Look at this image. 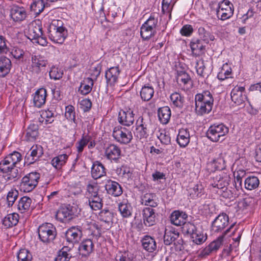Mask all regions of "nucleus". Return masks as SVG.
Instances as JSON below:
<instances>
[{
  "mask_svg": "<svg viewBox=\"0 0 261 261\" xmlns=\"http://www.w3.org/2000/svg\"><path fill=\"white\" fill-rule=\"evenodd\" d=\"M48 31L49 38L57 43L62 44L68 36V31L62 20H53Z\"/></svg>",
  "mask_w": 261,
  "mask_h": 261,
  "instance_id": "1",
  "label": "nucleus"
},
{
  "mask_svg": "<svg viewBox=\"0 0 261 261\" xmlns=\"http://www.w3.org/2000/svg\"><path fill=\"white\" fill-rule=\"evenodd\" d=\"M112 135L115 140L121 144H127L133 139L131 131L122 126L114 127Z\"/></svg>",
  "mask_w": 261,
  "mask_h": 261,
  "instance_id": "7",
  "label": "nucleus"
},
{
  "mask_svg": "<svg viewBox=\"0 0 261 261\" xmlns=\"http://www.w3.org/2000/svg\"><path fill=\"white\" fill-rule=\"evenodd\" d=\"M198 33L199 38L202 41L208 44L210 41L215 40V36L208 31L206 30L203 27H200L198 29Z\"/></svg>",
  "mask_w": 261,
  "mask_h": 261,
  "instance_id": "38",
  "label": "nucleus"
},
{
  "mask_svg": "<svg viewBox=\"0 0 261 261\" xmlns=\"http://www.w3.org/2000/svg\"><path fill=\"white\" fill-rule=\"evenodd\" d=\"M46 90L43 88L38 89L34 93L33 102L35 107L40 108L45 104L46 97Z\"/></svg>",
  "mask_w": 261,
  "mask_h": 261,
  "instance_id": "24",
  "label": "nucleus"
},
{
  "mask_svg": "<svg viewBox=\"0 0 261 261\" xmlns=\"http://www.w3.org/2000/svg\"><path fill=\"white\" fill-rule=\"evenodd\" d=\"M229 132V128L223 123L214 124L206 132V137L212 141L218 142Z\"/></svg>",
  "mask_w": 261,
  "mask_h": 261,
  "instance_id": "5",
  "label": "nucleus"
},
{
  "mask_svg": "<svg viewBox=\"0 0 261 261\" xmlns=\"http://www.w3.org/2000/svg\"><path fill=\"white\" fill-rule=\"evenodd\" d=\"M43 154L42 147L40 145H33L25 156V162L28 164H32L38 161Z\"/></svg>",
  "mask_w": 261,
  "mask_h": 261,
  "instance_id": "13",
  "label": "nucleus"
},
{
  "mask_svg": "<svg viewBox=\"0 0 261 261\" xmlns=\"http://www.w3.org/2000/svg\"><path fill=\"white\" fill-rule=\"evenodd\" d=\"M88 84H86L85 82L81 83V86L79 89V91L82 95H87L89 94L93 86V82L91 78H88L87 80Z\"/></svg>",
  "mask_w": 261,
  "mask_h": 261,
  "instance_id": "51",
  "label": "nucleus"
},
{
  "mask_svg": "<svg viewBox=\"0 0 261 261\" xmlns=\"http://www.w3.org/2000/svg\"><path fill=\"white\" fill-rule=\"evenodd\" d=\"M90 140H91L90 136L83 135L81 140L76 143L77 151L79 153H82L84 147L89 143Z\"/></svg>",
  "mask_w": 261,
  "mask_h": 261,
  "instance_id": "53",
  "label": "nucleus"
},
{
  "mask_svg": "<svg viewBox=\"0 0 261 261\" xmlns=\"http://www.w3.org/2000/svg\"><path fill=\"white\" fill-rule=\"evenodd\" d=\"M91 173L92 177L97 179L106 175V169L101 163L96 161L93 163Z\"/></svg>",
  "mask_w": 261,
  "mask_h": 261,
  "instance_id": "23",
  "label": "nucleus"
},
{
  "mask_svg": "<svg viewBox=\"0 0 261 261\" xmlns=\"http://www.w3.org/2000/svg\"><path fill=\"white\" fill-rule=\"evenodd\" d=\"M68 159V155L66 154H62L54 158L51 164L57 169H60L63 166Z\"/></svg>",
  "mask_w": 261,
  "mask_h": 261,
  "instance_id": "48",
  "label": "nucleus"
},
{
  "mask_svg": "<svg viewBox=\"0 0 261 261\" xmlns=\"http://www.w3.org/2000/svg\"><path fill=\"white\" fill-rule=\"evenodd\" d=\"M83 236L81 227H71L66 232L65 237L68 242L72 244L78 243Z\"/></svg>",
  "mask_w": 261,
  "mask_h": 261,
  "instance_id": "17",
  "label": "nucleus"
},
{
  "mask_svg": "<svg viewBox=\"0 0 261 261\" xmlns=\"http://www.w3.org/2000/svg\"><path fill=\"white\" fill-rule=\"evenodd\" d=\"M197 228L195 225L191 222H186L182 227V231L184 233L189 234L191 237L197 230Z\"/></svg>",
  "mask_w": 261,
  "mask_h": 261,
  "instance_id": "59",
  "label": "nucleus"
},
{
  "mask_svg": "<svg viewBox=\"0 0 261 261\" xmlns=\"http://www.w3.org/2000/svg\"><path fill=\"white\" fill-rule=\"evenodd\" d=\"M170 100L175 107L181 109L184 106L185 102L184 97L178 92H174L171 94Z\"/></svg>",
  "mask_w": 261,
  "mask_h": 261,
  "instance_id": "46",
  "label": "nucleus"
},
{
  "mask_svg": "<svg viewBox=\"0 0 261 261\" xmlns=\"http://www.w3.org/2000/svg\"><path fill=\"white\" fill-rule=\"evenodd\" d=\"M11 60L6 57H0V76H5L9 72L11 67Z\"/></svg>",
  "mask_w": 261,
  "mask_h": 261,
  "instance_id": "37",
  "label": "nucleus"
},
{
  "mask_svg": "<svg viewBox=\"0 0 261 261\" xmlns=\"http://www.w3.org/2000/svg\"><path fill=\"white\" fill-rule=\"evenodd\" d=\"M40 174L36 172L27 174L21 179L20 190L24 192L32 191L37 186Z\"/></svg>",
  "mask_w": 261,
  "mask_h": 261,
  "instance_id": "6",
  "label": "nucleus"
},
{
  "mask_svg": "<svg viewBox=\"0 0 261 261\" xmlns=\"http://www.w3.org/2000/svg\"><path fill=\"white\" fill-rule=\"evenodd\" d=\"M49 77L51 79L58 80L61 79L63 75V71L57 67L53 66L49 72Z\"/></svg>",
  "mask_w": 261,
  "mask_h": 261,
  "instance_id": "57",
  "label": "nucleus"
},
{
  "mask_svg": "<svg viewBox=\"0 0 261 261\" xmlns=\"http://www.w3.org/2000/svg\"><path fill=\"white\" fill-rule=\"evenodd\" d=\"M99 189L96 185L88 184L87 186L86 196L89 197L99 196L98 194Z\"/></svg>",
  "mask_w": 261,
  "mask_h": 261,
  "instance_id": "60",
  "label": "nucleus"
},
{
  "mask_svg": "<svg viewBox=\"0 0 261 261\" xmlns=\"http://www.w3.org/2000/svg\"><path fill=\"white\" fill-rule=\"evenodd\" d=\"M18 196V192L16 190H11L7 196V200L9 207L12 206L17 199Z\"/></svg>",
  "mask_w": 261,
  "mask_h": 261,
  "instance_id": "63",
  "label": "nucleus"
},
{
  "mask_svg": "<svg viewBox=\"0 0 261 261\" xmlns=\"http://www.w3.org/2000/svg\"><path fill=\"white\" fill-rule=\"evenodd\" d=\"M49 5L50 4L45 2L44 0H36L30 5V9L35 14L38 15L43 12L45 8L49 7Z\"/></svg>",
  "mask_w": 261,
  "mask_h": 261,
  "instance_id": "30",
  "label": "nucleus"
},
{
  "mask_svg": "<svg viewBox=\"0 0 261 261\" xmlns=\"http://www.w3.org/2000/svg\"><path fill=\"white\" fill-rule=\"evenodd\" d=\"M228 216L224 213L220 214L212 223V230L214 233H223L228 228Z\"/></svg>",
  "mask_w": 261,
  "mask_h": 261,
  "instance_id": "8",
  "label": "nucleus"
},
{
  "mask_svg": "<svg viewBox=\"0 0 261 261\" xmlns=\"http://www.w3.org/2000/svg\"><path fill=\"white\" fill-rule=\"evenodd\" d=\"M233 227V224H231L228 228L223 233V234L220 235L216 240L211 242L208 245L209 248L212 252L216 251L222 245L224 241V237L227 235L230 229Z\"/></svg>",
  "mask_w": 261,
  "mask_h": 261,
  "instance_id": "31",
  "label": "nucleus"
},
{
  "mask_svg": "<svg viewBox=\"0 0 261 261\" xmlns=\"http://www.w3.org/2000/svg\"><path fill=\"white\" fill-rule=\"evenodd\" d=\"M216 192L218 195H220L222 197L225 199H229L230 200H232L238 196V194L235 191H232L231 190L228 189L227 188H225L223 190H216Z\"/></svg>",
  "mask_w": 261,
  "mask_h": 261,
  "instance_id": "52",
  "label": "nucleus"
},
{
  "mask_svg": "<svg viewBox=\"0 0 261 261\" xmlns=\"http://www.w3.org/2000/svg\"><path fill=\"white\" fill-rule=\"evenodd\" d=\"M158 114L161 123L166 124L169 122L171 117L170 109L167 106L160 108L158 109Z\"/></svg>",
  "mask_w": 261,
  "mask_h": 261,
  "instance_id": "33",
  "label": "nucleus"
},
{
  "mask_svg": "<svg viewBox=\"0 0 261 261\" xmlns=\"http://www.w3.org/2000/svg\"><path fill=\"white\" fill-rule=\"evenodd\" d=\"M39 240L44 244L47 245L53 242L57 236L55 226L51 223H45L38 228Z\"/></svg>",
  "mask_w": 261,
  "mask_h": 261,
  "instance_id": "4",
  "label": "nucleus"
},
{
  "mask_svg": "<svg viewBox=\"0 0 261 261\" xmlns=\"http://www.w3.org/2000/svg\"><path fill=\"white\" fill-rule=\"evenodd\" d=\"M120 70L118 66L110 67L105 73V77L108 85L113 86L118 80Z\"/></svg>",
  "mask_w": 261,
  "mask_h": 261,
  "instance_id": "22",
  "label": "nucleus"
},
{
  "mask_svg": "<svg viewBox=\"0 0 261 261\" xmlns=\"http://www.w3.org/2000/svg\"><path fill=\"white\" fill-rule=\"evenodd\" d=\"M191 80L190 75L185 71H177V82L179 84L185 85L187 84Z\"/></svg>",
  "mask_w": 261,
  "mask_h": 261,
  "instance_id": "56",
  "label": "nucleus"
},
{
  "mask_svg": "<svg viewBox=\"0 0 261 261\" xmlns=\"http://www.w3.org/2000/svg\"><path fill=\"white\" fill-rule=\"evenodd\" d=\"M10 11L11 19L16 22H21L27 17V12L23 7L13 5L11 6Z\"/></svg>",
  "mask_w": 261,
  "mask_h": 261,
  "instance_id": "16",
  "label": "nucleus"
},
{
  "mask_svg": "<svg viewBox=\"0 0 261 261\" xmlns=\"http://www.w3.org/2000/svg\"><path fill=\"white\" fill-rule=\"evenodd\" d=\"M154 93V91L153 87L149 84H146L142 87L140 95L142 100L148 101L153 97Z\"/></svg>",
  "mask_w": 261,
  "mask_h": 261,
  "instance_id": "34",
  "label": "nucleus"
},
{
  "mask_svg": "<svg viewBox=\"0 0 261 261\" xmlns=\"http://www.w3.org/2000/svg\"><path fill=\"white\" fill-rule=\"evenodd\" d=\"M71 248L68 246H64L58 253L55 261H69L72 255L68 252L70 251Z\"/></svg>",
  "mask_w": 261,
  "mask_h": 261,
  "instance_id": "47",
  "label": "nucleus"
},
{
  "mask_svg": "<svg viewBox=\"0 0 261 261\" xmlns=\"http://www.w3.org/2000/svg\"><path fill=\"white\" fill-rule=\"evenodd\" d=\"M113 213L108 210L101 211L98 215L99 219L106 223H109L111 222L113 220Z\"/></svg>",
  "mask_w": 261,
  "mask_h": 261,
  "instance_id": "58",
  "label": "nucleus"
},
{
  "mask_svg": "<svg viewBox=\"0 0 261 261\" xmlns=\"http://www.w3.org/2000/svg\"><path fill=\"white\" fill-rule=\"evenodd\" d=\"M121 150L115 144H110L107 147L105 150V155L107 159L111 162L118 163L121 157Z\"/></svg>",
  "mask_w": 261,
  "mask_h": 261,
  "instance_id": "14",
  "label": "nucleus"
},
{
  "mask_svg": "<svg viewBox=\"0 0 261 261\" xmlns=\"http://www.w3.org/2000/svg\"><path fill=\"white\" fill-rule=\"evenodd\" d=\"M5 158L12 165L16 166L17 164L21 161L22 156L19 152L17 151H13L12 153L7 155Z\"/></svg>",
  "mask_w": 261,
  "mask_h": 261,
  "instance_id": "55",
  "label": "nucleus"
},
{
  "mask_svg": "<svg viewBox=\"0 0 261 261\" xmlns=\"http://www.w3.org/2000/svg\"><path fill=\"white\" fill-rule=\"evenodd\" d=\"M189 196L192 199H196L201 197L204 193V188L201 184L194 185L187 190Z\"/></svg>",
  "mask_w": 261,
  "mask_h": 261,
  "instance_id": "35",
  "label": "nucleus"
},
{
  "mask_svg": "<svg viewBox=\"0 0 261 261\" xmlns=\"http://www.w3.org/2000/svg\"><path fill=\"white\" fill-rule=\"evenodd\" d=\"M142 246L144 249L149 252H153L156 249V243L154 239L146 235L141 239Z\"/></svg>",
  "mask_w": 261,
  "mask_h": 261,
  "instance_id": "28",
  "label": "nucleus"
},
{
  "mask_svg": "<svg viewBox=\"0 0 261 261\" xmlns=\"http://www.w3.org/2000/svg\"><path fill=\"white\" fill-rule=\"evenodd\" d=\"M29 37L30 40H36L43 35L42 28L39 25L32 26L29 30Z\"/></svg>",
  "mask_w": 261,
  "mask_h": 261,
  "instance_id": "49",
  "label": "nucleus"
},
{
  "mask_svg": "<svg viewBox=\"0 0 261 261\" xmlns=\"http://www.w3.org/2000/svg\"><path fill=\"white\" fill-rule=\"evenodd\" d=\"M19 220V215L16 213H12L7 215L3 220V224L6 228L12 227L16 225Z\"/></svg>",
  "mask_w": 261,
  "mask_h": 261,
  "instance_id": "40",
  "label": "nucleus"
},
{
  "mask_svg": "<svg viewBox=\"0 0 261 261\" xmlns=\"http://www.w3.org/2000/svg\"><path fill=\"white\" fill-rule=\"evenodd\" d=\"M190 133L187 128H181L179 130L176 141L181 147H186L190 142Z\"/></svg>",
  "mask_w": 261,
  "mask_h": 261,
  "instance_id": "27",
  "label": "nucleus"
},
{
  "mask_svg": "<svg viewBox=\"0 0 261 261\" xmlns=\"http://www.w3.org/2000/svg\"><path fill=\"white\" fill-rule=\"evenodd\" d=\"M75 207L70 205L63 206L57 212V219L62 222H65L72 219L75 215Z\"/></svg>",
  "mask_w": 261,
  "mask_h": 261,
  "instance_id": "10",
  "label": "nucleus"
},
{
  "mask_svg": "<svg viewBox=\"0 0 261 261\" xmlns=\"http://www.w3.org/2000/svg\"><path fill=\"white\" fill-rule=\"evenodd\" d=\"M65 116L68 120L72 121L75 124L77 123L75 120L74 107L73 106L69 105L66 107Z\"/></svg>",
  "mask_w": 261,
  "mask_h": 261,
  "instance_id": "62",
  "label": "nucleus"
},
{
  "mask_svg": "<svg viewBox=\"0 0 261 261\" xmlns=\"http://www.w3.org/2000/svg\"><path fill=\"white\" fill-rule=\"evenodd\" d=\"M134 113L129 109L126 111H120L118 116V121L122 125L130 126L134 122Z\"/></svg>",
  "mask_w": 261,
  "mask_h": 261,
  "instance_id": "18",
  "label": "nucleus"
},
{
  "mask_svg": "<svg viewBox=\"0 0 261 261\" xmlns=\"http://www.w3.org/2000/svg\"><path fill=\"white\" fill-rule=\"evenodd\" d=\"M40 116L41 118H39L40 122H44L45 124H50L54 121L56 115L53 110L48 109L42 111Z\"/></svg>",
  "mask_w": 261,
  "mask_h": 261,
  "instance_id": "42",
  "label": "nucleus"
},
{
  "mask_svg": "<svg viewBox=\"0 0 261 261\" xmlns=\"http://www.w3.org/2000/svg\"><path fill=\"white\" fill-rule=\"evenodd\" d=\"M141 202L142 204L148 206L150 207H155L158 205V200L154 193H147L141 196Z\"/></svg>",
  "mask_w": 261,
  "mask_h": 261,
  "instance_id": "25",
  "label": "nucleus"
},
{
  "mask_svg": "<svg viewBox=\"0 0 261 261\" xmlns=\"http://www.w3.org/2000/svg\"><path fill=\"white\" fill-rule=\"evenodd\" d=\"M87 199H88V204L92 210L98 211L102 207L103 202L101 195L89 197Z\"/></svg>",
  "mask_w": 261,
  "mask_h": 261,
  "instance_id": "44",
  "label": "nucleus"
},
{
  "mask_svg": "<svg viewBox=\"0 0 261 261\" xmlns=\"http://www.w3.org/2000/svg\"><path fill=\"white\" fill-rule=\"evenodd\" d=\"M153 132L151 120L147 117L139 116L135 124V136L140 139L147 138Z\"/></svg>",
  "mask_w": 261,
  "mask_h": 261,
  "instance_id": "3",
  "label": "nucleus"
},
{
  "mask_svg": "<svg viewBox=\"0 0 261 261\" xmlns=\"http://www.w3.org/2000/svg\"><path fill=\"white\" fill-rule=\"evenodd\" d=\"M118 211L123 218H127L132 216L133 207L130 203L122 202L118 204Z\"/></svg>",
  "mask_w": 261,
  "mask_h": 261,
  "instance_id": "39",
  "label": "nucleus"
},
{
  "mask_svg": "<svg viewBox=\"0 0 261 261\" xmlns=\"http://www.w3.org/2000/svg\"><path fill=\"white\" fill-rule=\"evenodd\" d=\"M179 238V233L173 229H166L164 236V242L166 245H170L172 243L176 245V250H181L182 249L181 239L177 240Z\"/></svg>",
  "mask_w": 261,
  "mask_h": 261,
  "instance_id": "9",
  "label": "nucleus"
},
{
  "mask_svg": "<svg viewBox=\"0 0 261 261\" xmlns=\"http://www.w3.org/2000/svg\"><path fill=\"white\" fill-rule=\"evenodd\" d=\"M38 126L35 124H31L26 130L25 139L28 141H33L38 136Z\"/></svg>",
  "mask_w": 261,
  "mask_h": 261,
  "instance_id": "41",
  "label": "nucleus"
},
{
  "mask_svg": "<svg viewBox=\"0 0 261 261\" xmlns=\"http://www.w3.org/2000/svg\"><path fill=\"white\" fill-rule=\"evenodd\" d=\"M18 261H32V256L30 251L25 249H21L17 254Z\"/></svg>",
  "mask_w": 261,
  "mask_h": 261,
  "instance_id": "61",
  "label": "nucleus"
},
{
  "mask_svg": "<svg viewBox=\"0 0 261 261\" xmlns=\"http://www.w3.org/2000/svg\"><path fill=\"white\" fill-rule=\"evenodd\" d=\"M0 171L3 174V177L6 182H15L21 177V173L18 168L5 158L0 162Z\"/></svg>",
  "mask_w": 261,
  "mask_h": 261,
  "instance_id": "2",
  "label": "nucleus"
},
{
  "mask_svg": "<svg viewBox=\"0 0 261 261\" xmlns=\"http://www.w3.org/2000/svg\"><path fill=\"white\" fill-rule=\"evenodd\" d=\"M233 14V8L230 9L216 10V15L219 19L225 20L230 18Z\"/></svg>",
  "mask_w": 261,
  "mask_h": 261,
  "instance_id": "50",
  "label": "nucleus"
},
{
  "mask_svg": "<svg viewBox=\"0 0 261 261\" xmlns=\"http://www.w3.org/2000/svg\"><path fill=\"white\" fill-rule=\"evenodd\" d=\"M260 181L257 176L251 175L247 177L244 180V187L247 190H253L257 189Z\"/></svg>",
  "mask_w": 261,
  "mask_h": 261,
  "instance_id": "36",
  "label": "nucleus"
},
{
  "mask_svg": "<svg viewBox=\"0 0 261 261\" xmlns=\"http://www.w3.org/2000/svg\"><path fill=\"white\" fill-rule=\"evenodd\" d=\"M156 33V31L151 29V28L145 26L144 24H143L140 28V35L144 40H148L152 37H153Z\"/></svg>",
  "mask_w": 261,
  "mask_h": 261,
  "instance_id": "45",
  "label": "nucleus"
},
{
  "mask_svg": "<svg viewBox=\"0 0 261 261\" xmlns=\"http://www.w3.org/2000/svg\"><path fill=\"white\" fill-rule=\"evenodd\" d=\"M32 199L27 196L21 197L18 201L17 208L21 213H23L28 211L31 206Z\"/></svg>",
  "mask_w": 261,
  "mask_h": 261,
  "instance_id": "43",
  "label": "nucleus"
},
{
  "mask_svg": "<svg viewBox=\"0 0 261 261\" xmlns=\"http://www.w3.org/2000/svg\"><path fill=\"white\" fill-rule=\"evenodd\" d=\"M205 45L199 39H193L190 42V47L193 55L199 56L204 53Z\"/></svg>",
  "mask_w": 261,
  "mask_h": 261,
  "instance_id": "26",
  "label": "nucleus"
},
{
  "mask_svg": "<svg viewBox=\"0 0 261 261\" xmlns=\"http://www.w3.org/2000/svg\"><path fill=\"white\" fill-rule=\"evenodd\" d=\"M229 180L228 178H220L217 182L212 183L211 185L213 188H217V190H223L229 185Z\"/></svg>",
  "mask_w": 261,
  "mask_h": 261,
  "instance_id": "64",
  "label": "nucleus"
},
{
  "mask_svg": "<svg viewBox=\"0 0 261 261\" xmlns=\"http://www.w3.org/2000/svg\"><path fill=\"white\" fill-rule=\"evenodd\" d=\"M105 189L108 194L114 197H118L122 194V189L118 182L108 180L105 184Z\"/></svg>",
  "mask_w": 261,
  "mask_h": 261,
  "instance_id": "20",
  "label": "nucleus"
},
{
  "mask_svg": "<svg viewBox=\"0 0 261 261\" xmlns=\"http://www.w3.org/2000/svg\"><path fill=\"white\" fill-rule=\"evenodd\" d=\"M32 67L37 73L40 72L42 67H45L48 64L46 58L40 55H32L31 57Z\"/></svg>",
  "mask_w": 261,
  "mask_h": 261,
  "instance_id": "21",
  "label": "nucleus"
},
{
  "mask_svg": "<svg viewBox=\"0 0 261 261\" xmlns=\"http://www.w3.org/2000/svg\"><path fill=\"white\" fill-rule=\"evenodd\" d=\"M231 99L238 106L243 105L247 99L245 87L236 86L231 92Z\"/></svg>",
  "mask_w": 261,
  "mask_h": 261,
  "instance_id": "12",
  "label": "nucleus"
},
{
  "mask_svg": "<svg viewBox=\"0 0 261 261\" xmlns=\"http://www.w3.org/2000/svg\"><path fill=\"white\" fill-rule=\"evenodd\" d=\"M213 107L212 105L195 100V111L197 115L203 116L210 113Z\"/></svg>",
  "mask_w": 261,
  "mask_h": 261,
  "instance_id": "29",
  "label": "nucleus"
},
{
  "mask_svg": "<svg viewBox=\"0 0 261 261\" xmlns=\"http://www.w3.org/2000/svg\"><path fill=\"white\" fill-rule=\"evenodd\" d=\"M170 218L173 225L182 226L188 221V216L185 212L175 210L171 213Z\"/></svg>",
  "mask_w": 261,
  "mask_h": 261,
  "instance_id": "19",
  "label": "nucleus"
},
{
  "mask_svg": "<svg viewBox=\"0 0 261 261\" xmlns=\"http://www.w3.org/2000/svg\"><path fill=\"white\" fill-rule=\"evenodd\" d=\"M94 250V244L92 240L85 239L82 241L79 247L78 251L82 257H88Z\"/></svg>",
  "mask_w": 261,
  "mask_h": 261,
  "instance_id": "11",
  "label": "nucleus"
},
{
  "mask_svg": "<svg viewBox=\"0 0 261 261\" xmlns=\"http://www.w3.org/2000/svg\"><path fill=\"white\" fill-rule=\"evenodd\" d=\"M142 215L143 223L146 226L150 227L155 224L156 216L154 209L150 207H144Z\"/></svg>",
  "mask_w": 261,
  "mask_h": 261,
  "instance_id": "15",
  "label": "nucleus"
},
{
  "mask_svg": "<svg viewBox=\"0 0 261 261\" xmlns=\"http://www.w3.org/2000/svg\"><path fill=\"white\" fill-rule=\"evenodd\" d=\"M195 100L212 106L214 105L213 94L208 90L203 91L201 93L196 94L195 96Z\"/></svg>",
  "mask_w": 261,
  "mask_h": 261,
  "instance_id": "32",
  "label": "nucleus"
},
{
  "mask_svg": "<svg viewBox=\"0 0 261 261\" xmlns=\"http://www.w3.org/2000/svg\"><path fill=\"white\" fill-rule=\"evenodd\" d=\"M11 56L16 60L23 62L24 60V51L17 46L13 47L10 51Z\"/></svg>",
  "mask_w": 261,
  "mask_h": 261,
  "instance_id": "54",
  "label": "nucleus"
}]
</instances>
